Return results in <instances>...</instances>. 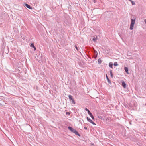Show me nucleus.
I'll return each mask as SVG.
<instances>
[{
  "instance_id": "2",
  "label": "nucleus",
  "mask_w": 146,
  "mask_h": 146,
  "mask_svg": "<svg viewBox=\"0 0 146 146\" xmlns=\"http://www.w3.org/2000/svg\"><path fill=\"white\" fill-rule=\"evenodd\" d=\"M135 21V18L134 17L133 18L131 19V23L130 29L131 30L133 29Z\"/></svg>"
},
{
  "instance_id": "19",
  "label": "nucleus",
  "mask_w": 146,
  "mask_h": 146,
  "mask_svg": "<svg viewBox=\"0 0 146 146\" xmlns=\"http://www.w3.org/2000/svg\"><path fill=\"white\" fill-rule=\"evenodd\" d=\"M66 114H67V115H70V113H69V112H66Z\"/></svg>"
},
{
  "instance_id": "17",
  "label": "nucleus",
  "mask_w": 146,
  "mask_h": 146,
  "mask_svg": "<svg viewBox=\"0 0 146 146\" xmlns=\"http://www.w3.org/2000/svg\"><path fill=\"white\" fill-rule=\"evenodd\" d=\"M90 117H91L92 118V119H93L94 120V117L93 115H92V114H91V115H90Z\"/></svg>"
},
{
  "instance_id": "23",
  "label": "nucleus",
  "mask_w": 146,
  "mask_h": 146,
  "mask_svg": "<svg viewBox=\"0 0 146 146\" xmlns=\"http://www.w3.org/2000/svg\"><path fill=\"white\" fill-rule=\"evenodd\" d=\"M93 1L95 3L96 2V0H94Z\"/></svg>"
},
{
  "instance_id": "10",
  "label": "nucleus",
  "mask_w": 146,
  "mask_h": 146,
  "mask_svg": "<svg viewBox=\"0 0 146 146\" xmlns=\"http://www.w3.org/2000/svg\"><path fill=\"white\" fill-rule=\"evenodd\" d=\"M113 64L111 62H110L109 64V66L110 67H111V68H113Z\"/></svg>"
},
{
  "instance_id": "6",
  "label": "nucleus",
  "mask_w": 146,
  "mask_h": 146,
  "mask_svg": "<svg viewBox=\"0 0 146 146\" xmlns=\"http://www.w3.org/2000/svg\"><path fill=\"white\" fill-rule=\"evenodd\" d=\"M122 85L124 88H125L126 87V84L124 81H123V82H122Z\"/></svg>"
},
{
  "instance_id": "20",
  "label": "nucleus",
  "mask_w": 146,
  "mask_h": 146,
  "mask_svg": "<svg viewBox=\"0 0 146 146\" xmlns=\"http://www.w3.org/2000/svg\"><path fill=\"white\" fill-rule=\"evenodd\" d=\"M106 77L107 79V80H108V81H109V79L108 78V77L107 76V74L106 75Z\"/></svg>"
},
{
  "instance_id": "13",
  "label": "nucleus",
  "mask_w": 146,
  "mask_h": 146,
  "mask_svg": "<svg viewBox=\"0 0 146 146\" xmlns=\"http://www.w3.org/2000/svg\"><path fill=\"white\" fill-rule=\"evenodd\" d=\"M110 74L111 76V77H112L113 76V74H112V72L111 70H110Z\"/></svg>"
},
{
  "instance_id": "22",
  "label": "nucleus",
  "mask_w": 146,
  "mask_h": 146,
  "mask_svg": "<svg viewBox=\"0 0 146 146\" xmlns=\"http://www.w3.org/2000/svg\"><path fill=\"white\" fill-rule=\"evenodd\" d=\"M84 128L86 130L87 129V127H84Z\"/></svg>"
},
{
  "instance_id": "24",
  "label": "nucleus",
  "mask_w": 146,
  "mask_h": 146,
  "mask_svg": "<svg viewBox=\"0 0 146 146\" xmlns=\"http://www.w3.org/2000/svg\"><path fill=\"white\" fill-rule=\"evenodd\" d=\"M144 22H145V23H146V19H145V20H144Z\"/></svg>"
},
{
  "instance_id": "14",
  "label": "nucleus",
  "mask_w": 146,
  "mask_h": 146,
  "mask_svg": "<svg viewBox=\"0 0 146 146\" xmlns=\"http://www.w3.org/2000/svg\"><path fill=\"white\" fill-rule=\"evenodd\" d=\"M114 65L115 66H117L118 65V64L117 62H115L114 63Z\"/></svg>"
},
{
  "instance_id": "18",
  "label": "nucleus",
  "mask_w": 146,
  "mask_h": 146,
  "mask_svg": "<svg viewBox=\"0 0 146 146\" xmlns=\"http://www.w3.org/2000/svg\"><path fill=\"white\" fill-rule=\"evenodd\" d=\"M75 48L78 51V47L76 46H75Z\"/></svg>"
},
{
  "instance_id": "4",
  "label": "nucleus",
  "mask_w": 146,
  "mask_h": 146,
  "mask_svg": "<svg viewBox=\"0 0 146 146\" xmlns=\"http://www.w3.org/2000/svg\"><path fill=\"white\" fill-rule=\"evenodd\" d=\"M87 119L88 121L90 123H91L92 124H93L94 125H95L96 124L94 123L88 117H87Z\"/></svg>"
},
{
  "instance_id": "28",
  "label": "nucleus",
  "mask_w": 146,
  "mask_h": 146,
  "mask_svg": "<svg viewBox=\"0 0 146 146\" xmlns=\"http://www.w3.org/2000/svg\"><path fill=\"white\" fill-rule=\"evenodd\" d=\"M101 116H100V118H101Z\"/></svg>"
},
{
  "instance_id": "26",
  "label": "nucleus",
  "mask_w": 146,
  "mask_h": 146,
  "mask_svg": "<svg viewBox=\"0 0 146 146\" xmlns=\"http://www.w3.org/2000/svg\"><path fill=\"white\" fill-rule=\"evenodd\" d=\"M45 60H44V61H43V62H45Z\"/></svg>"
},
{
  "instance_id": "15",
  "label": "nucleus",
  "mask_w": 146,
  "mask_h": 146,
  "mask_svg": "<svg viewBox=\"0 0 146 146\" xmlns=\"http://www.w3.org/2000/svg\"><path fill=\"white\" fill-rule=\"evenodd\" d=\"M131 2V3L132 5H135V2L133 1L132 0Z\"/></svg>"
},
{
  "instance_id": "7",
  "label": "nucleus",
  "mask_w": 146,
  "mask_h": 146,
  "mask_svg": "<svg viewBox=\"0 0 146 146\" xmlns=\"http://www.w3.org/2000/svg\"><path fill=\"white\" fill-rule=\"evenodd\" d=\"M85 110L86 111L88 112V113L90 115H91V114H92V113L90 112V111H89V110L87 109V108H85Z\"/></svg>"
},
{
  "instance_id": "8",
  "label": "nucleus",
  "mask_w": 146,
  "mask_h": 146,
  "mask_svg": "<svg viewBox=\"0 0 146 146\" xmlns=\"http://www.w3.org/2000/svg\"><path fill=\"white\" fill-rule=\"evenodd\" d=\"M124 70L127 74H129L128 69L127 67H125Z\"/></svg>"
},
{
  "instance_id": "5",
  "label": "nucleus",
  "mask_w": 146,
  "mask_h": 146,
  "mask_svg": "<svg viewBox=\"0 0 146 146\" xmlns=\"http://www.w3.org/2000/svg\"><path fill=\"white\" fill-rule=\"evenodd\" d=\"M24 6L25 7H27V8L29 9H32V8L30 6V5H29L28 4H26V3H25V4H24Z\"/></svg>"
},
{
  "instance_id": "16",
  "label": "nucleus",
  "mask_w": 146,
  "mask_h": 146,
  "mask_svg": "<svg viewBox=\"0 0 146 146\" xmlns=\"http://www.w3.org/2000/svg\"><path fill=\"white\" fill-rule=\"evenodd\" d=\"M30 46L31 47H32L33 48V47H34L35 46H34L33 43H32L30 45Z\"/></svg>"
},
{
  "instance_id": "12",
  "label": "nucleus",
  "mask_w": 146,
  "mask_h": 146,
  "mask_svg": "<svg viewBox=\"0 0 146 146\" xmlns=\"http://www.w3.org/2000/svg\"><path fill=\"white\" fill-rule=\"evenodd\" d=\"M98 62L99 64H100L102 62V61L100 59H99L98 60Z\"/></svg>"
},
{
  "instance_id": "9",
  "label": "nucleus",
  "mask_w": 146,
  "mask_h": 146,
  "mask_svg": "<svg viewBox=\"0 0 146 146\" xmlns=\"http://www.w3.org/2000/svg\"><path fill=\"white\" fill-rule=\"evenodd\" d=\"M98 53L96 51L94 50V55L95 56V57L96 58L97 56Z\"/></svg>"
},
{
  "instance_id": "27",
  "label": "nucleus",
  "mask_w": 146,
  "mask_h": 146,
  "mask_svg": "<svg viewBox=\"0 0 146 146\" xmlns=\"http://www.w3.org/2000/svg\"><path fill=\"white\" fill-rule=\"evenodd\" d=\"M101 116H100V118H101Z\"/></svg>"
},
{
  "instance_id": "3",
  "label": "nucleus",
  "mask_w": 146,
  "mask_h": 146,
  "mask_svg": "<svg viewBox=\"0 0 146 146\" xmlns=\"http://www.w3.org/2000/svg\"><path fill=\"white\" fill-rule=\"evenodd\" d=\"M68 97L70 99V101H71V102H72V104H75V102L73 99L72 96L71 95H69Z\"/></svg>"
},
{
  "instance_id": "25",
  "label": "nucleus",
  "mask_w": 146,
  "mask_h": 146,
  "mask_svg": "<svg viewBox=\"0 0 146 146\" xmlns=\"http://www.w3.org/2000/svg\"><path fill=\"white\" fill-rule=\"evenodd\" d=\"M129 1H130V2L131 1H132V0H129Z\"/></svg>"
},
{
  "instance_id": "29",
  "label": "nucleus",
  "mask_w": 146,
  "mask_h": 146,
  "mask_svg": "<svg viewBox=\"0 0 146 146\" xmlns=\"http://www.w3.org/2000/svg\"><path fill=\"white\" fill-rule=\"evenodd\" d=\"M101 116H100V118H101Z\"/></svg>"
},
{
  "instance_id": "11",
  "label": "nucleus",
  "mask_w": 146,
  "mask_h": 146,
  "mask_svg": "<svg viewBox=\"0 0 146 146\" xmlns=\"http://www.w3.org/2000/svg\"><path fill=\"white\" fill-rule=\"evenodd\" d=\"M96 40H97V37L96 38H95V37H94L92 39L93 40L94 42H96Z\"/></svg>"
},
{
  "instance_id": "1",
  "label": "nucleus",
  "mask_w": 146,
  "mask_h": 146,
  "mask_svg": "<svg viewBox=\"0 0 146 146\" xmlns=\"http://www.w3.org/2000/svg\"><path fill=\"white\" fill-rule=\"evenodd\" d=\"M68 128L69 130L70 131L74 133L76 135L79 136H80V135L78 133V132L75 129H74L72 127H68Z\"/></svg>"
},
{
  "instance_id": "21",
  "label": "nucleus",
  "mask_w": 146,
  "mask_h": 146,
  "mask_svg": "<svg viewBox=\"0 0 146 146\" xmlns=\"http://www.w3.org/2000/svg\"><path fill=\"white\" fill-rule=\"evenodd\" d=\"M33 48H34V50L35 51L36 50V48L35 46H34V47H33Z\"/></svg>"
}]
</instances>
